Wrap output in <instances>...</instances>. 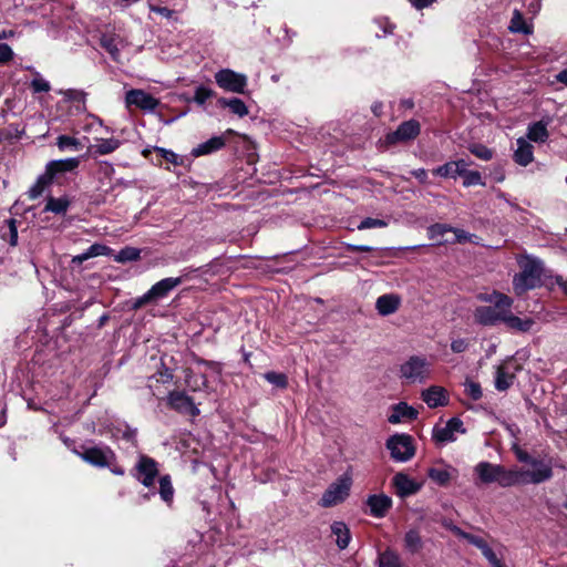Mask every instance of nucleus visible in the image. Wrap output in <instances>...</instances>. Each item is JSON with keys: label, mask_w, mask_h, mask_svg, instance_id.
<instances>
[{"label": "nucleus", "mask_w": 567, "mask_h": 567, "mask_svg": "<svg viewBox=\"0 0 567 567\" xmlns=\"http://www.w3.org/2000/svg\"><path fill=\"white\" fill-rule=\"evenodd\" d=\"M489 306H480L474 310V320L483 326H496L503 322L507 308H512L513 299L504 293L494 291L492 295L482 297Z\"/></svg>", "instance_id": "nucleus-1"}, {"label": "nucleus", "mask_w": 567, "mask_h": 567, "mask_svg": "<svg viewBox=\"0 0 567 567\" xmlns=\"http://www.w3.org/2000/svg\"><path fill=\"white\" fill-rule=\"evenodd\" d=\"M519 267L520 272L513 278V288L518 296L540 286L544 271L543 264L532 257L520 259Z\"/></svg>", "instance_id": "nucleus-2"}, {"label": "nucleus", "mask_w": 567, "mask_h": 567, "mask_svg": "<svg viewBox=\"0 0 567 567\" xmlns=\"http://www.w3.org/2000/svg\"><path fill=\"white\" fill-rule=\"evenodd\" d=\"M474 473L477 477L476 484H492L497 483L502 487H509L517 485L515 470H507L502 465L493 464L482 461L474 467Z\"/></svg>", "instance_id": "nucleus-3"}, {"label": "nucleus", "mask_w": 567, "mask_h": 567, "mask_svg": "<svg viewBox=\"0 0 567 567\" xmlns=\"http://www.w3.org/2000/svg\"><path fill=\"white\" fill-rule=\"evenodd\" d=\"M399 375L408 384H423L432 377V363L424 355H410L401 363Z\"/></svg>", "instance_id": "nucleus-4"}, {"label": "nucleus", "mask_w": 567, "mask_h": 567, "mask_svg": "<svg viewBox=\"0 0 567 567\" xmlns=\"http://www.w3.org/2000/svg\"><path fill=\"white\" fill-rule=\"evenodd\" d=\"M385 446L390 452L391 458L398 463L409 462L415 455V445L413 437L405 433L391 435Z\"/></svg>", "instance_id": "nucleus-5"}, {"label": "nucleus", "mask_w": 567, "mask_h": 567, "mask_svg": "<svg viewBox=\"0 0 567 567\" xmlns=\"http://www.w3.org/2000/svg\"><path fill=\"white\" fill-rule=\"evenodd\" d=\"M352 486V477L349 473L342 474L323 493L319 501L322 507H332L347 499Z\"/></svg>", "instance_id": "nucleus-6"}, {"label": "nucleus", "mask_w": 567, "mask_h": 567, "mask_svg": "<svg viewBox=\"0 0 567 567\" xmlns=\"http://www.w3.org/2000/svg\"><path fill=\"white\" fill-rule=\"evenodd\" d=\"M74 453L96 467H111L115 461V453L105 445L81 446V451L74 450Z\"/></svg>", "instance_id": "nucleus-7"}, {"label": "nucleus", "mask_w": 567, "mask_h": 567, "mask_svg": "<svg viewBox=\"0 0 567 567\" xmlns=\"http://www.w3.org/2000/svg\"><path fill=\"white\" fill-rule=\"evenodd\" d=\"M533 470H515L518 484H540L553 477V466L550 462L534 460L530 464Z\"/></svg>", "instance_id": "nucleus-8"}, {"label": "nucleus", "mask_w": 567, "mask_h": 567, "mask_svg": "<svg viewBox=\"0 0 567 567\" xmlns=\"http://www.w3.org/2000/svg\"><path fill=\"white\" fill-rule=\"evenodd\" d=\"M158 472V463L154 458L140 454L132 475L145 487H151L154 485Z\"/></svg>", "instance_id": "nucleus-9"}, {"label": "nucleus", "mask_w": 567, "mask_h": 567, "mask_svg": "<svg viewBox=\"0 0 567 567\" xmlns=\"http://www.w3.org/2000/svg\"><path fill=\"white\" fill-rule=\"evenodd\" d=\"M465 427L458 417L450 419L444 425H436L432 432L433 441L439 445L455 442L457 434H464Z\"/></svg>", "instance_id": "nucleus-10"}, {"label": "nucleus", "mask_w": 567, "mask_h": 567, "mask_svg": "<svg viewBox=\"0 0 567 567\" xmlns=\"http://www.w3.org/2000/svg\"><path fill=\"white\" fill-rule=\"evenodd\" d=\"M219 87L234 93H244L247 86V76L230 69H223L215 74Z\"/></svg>", "instance_id": "nucleus-11"}, {"label": "nucleus", "mask_w": 567, "mask_h": 567, "mask_svg": "<svg viewBox=\"0 0 567 567\" xmlns=\"http://www.w3.org/2000/svg\"><path fill=\"white\" fill-rule=\"evenodd\" d=\"M126 106H136L143 111L153 112L159 105V101L143 90L133 89L126 92Z\"/></svg>", "instance_id": "nucleus-12"}, {"label": "nucleus", "mask_w": 567, "mask_h": 567, "mask_svg": "<svg viewBox=\"0 0 567 567\" xmlns=\"http://www.w3.org/2000/svg\"><path fill=\"white\" fill-rule=\"evenodd\" d=\"M167 404L175 411L188 414L190 416H197L199 409L194 403L193 399L182 391H172L167 396Z\"/></svg>", "instance_id": "nucleus-13"}, {"label": "nucleus", "mask_w": 567, "mask_h": 567, "mask_svg": "<svg viewBox=\"0 0 567 567\" xmlns=\"http://www.w3.org/2000/svg\"><path fill=\"white\" fill-rule=\"evenodd\" d=\"M392 498L383 493L371 494L365 499L368 514L374 518H383L392 507Z\"/></svg>", "instance_id": "nucleus-14"}, {"label": "nucleus", "mask_w": 567, "mask_h": 567, "mask_svg": "<svg viewBox=\"0 0 567 567\" xmlns=\"http://www.w3.org/2000/svg\"><path fill=\"white\" fill-rule=\"evenodd\" d=\"M420 123L415 120H409L399 125V127L388 134L386 141L391 144L396 142H405L415 138L420 133Z\"/></svg>", "instance_id": "nucleus-15"}, {"label": "nucleus", "mask_w": 567, "mask_h": 567, "mask_svg": "<svg viewBox=\"0 0 567 567\" xmlns=\"http://www.w3.org/2000/svg\"><path fill=\"white\" fill-rule=\"evenodd\" d=\"M393 487L399 497L404 498L416 494L421 489V484L410 478L406 474L400 472L392 478Z\"/></svg>", "instance_id": "nucleus-16"}, {"label": "nucleus", "mask_w": 567, "mask_h": 567, "mask_svg": "<svg viewBox=\"0 0 567 567\" xmlns=\"http://www.w3.org/2000/svg\"><path fill=\"white\" fill-rule=\"evenodd\" d=\"M182 284L181 277H168L159 280L155 285L151 287V289L145 293V299H161L166 297L172 290L178 287Z\"/></svg>", "instance_id": "nucleus-17"}, {"label": "nucleus", "mask_w": 567, "mask_h": 567, "mask_svg": "<svg viewBox=\"0 0 567 567\" xmlns=\"http://www.w3.org/2000/svg\"><path fill=\"white\" fill-rule=\"evenodd\" d=\"M551 121L550 116H545L540 121L529 124L526 133L527 141L545 143L549 137L547 127Z\"/></svg>", "instance_id": "nucleus-18"}, {"label": "nucleus", "mask_w": 567, "mask_h": 567, "mask_svg": "<svg viewBox=\"0 0 567 567\" xmlns=\"http://www.w3.org/2000/svg\"><path fill=\"white\" fill-rule=\"evenodd\" d=\"M458 471L452 465L444 464L443 466L431 467L427 471V476L437 485L445 486L449 482L455 478Z\"/></svg>", "instance_id": "nucleus-19"}, {"label": "nucleus", "mask_w": 567, "mask_h": 567, "mask_svg": "<svg viewBox=\"0 0 567 567\" xmlns=\"http://www.w3.org/2000/svg\"><path fill=\"white\" fill-rule=\"evenodd\" d=\"M417 411L413 408L408 405L404 402H400L392 406L391 414L388 416V421L391 424H399L406 421H412L416 419Z\"/></svg>", "instance_id": "nucleus-20"}, {"label": "nucleus", "mask_w": 567, "mask_h": 567, "mask_svg": "<svg viewBox=\"0 0 567 567\" xmlns=\"http://www.w3.org/2000/svg\"><path fill=\"white\" fill-rule=\"evenodd\" d=\"M467 166L468 163L465 159L452 161L433 169V174L445 178H456L465 173Z\"/></svg>", "instance_id": "nucleus-21"}, {"label": "nucleus", "mask_w": 567, "mask_h": 567, "mask_svg": "<svg viewBox=\"0 0 567 567\" xmlns=\"http://www.w3.org/2000/svg\"><path fill=\"white\" fill-rule=\"evenodd\" d=\"M516 144L514 161L520 166H527L534 161V146L524 137L517 138Z\"/></svg>", "instance_id": "nucleus-22"}, {"label": "nucleus", "mask_w": 567, "mask_h": 567, "mask_svg": "<svg viewBox=\"0 0 567 567\" xmlns=\"http://www.w3.org/2000/svg\"><path fill=\"white\" fill-rule=\"evenodd\" d=\"M401 305V298L394 293L380 296L375 301V309L381 316H390L394 313Z\"/></svg>", "instance_id": "nucleus-23"}, {"label": "nucleus", "mask_w": 567, "mask_h": 567, "mask_svg": "<svg viewBox=\"0 0 567 567\" xmlns=\"http://www.w3.org/2000/svg\"><path fill=\"white\" fill-rule=\"evenodd\" d=\"M512 308H507L504 318L503 323L506 324V327L511 330L518 331V332H527L532 329L535 321L530 318H519L515 316L512 310Z\"/></svg>", "instance_id": "nucleus-24"}, {"label": "nucleus", "mask_w": 567, "mask_h": 567, "mask_svg": "<svg viewBox=\"0 0 567 567\" xmlns=\"http://www.w3.org/2000/svg\"><path fill=\"white\" fill-rule=\"evenodd\" d=\"M422 399L429 408H437L446 404V392L442 386L433 385L422 392Z\"/></svg>", "instance_id": "nucleus-25"}, {"label": "nucleus", "mask_w": 567, "mask_h": 567, "mask_svg": "<svg viewBox=\"0 0 567 567\" xmlns=\"http://www.w3.org/2000/svg\"><path fill=\"white\" fill-rule=\"evenodd\" d=\"M224 146H225L224 137L223 136H214V137L209 138L208 141L200 143L196 147H194L192 151V155L194 157L208 155V154L219 151Z\"/></svg>", "instance_id": "nucleus-26"}, {"label": "nucleus", "mask_w": 567, "mask_h": 567, "mask_svg": "<svg viewBox=\"0 0 567 567\" xmlns=\"http://www.w3.org/2000/svg\"><path fill=\"white\" fill-rule=\"evenodd\" d=\"M80 164L79 158L72 157L66 159L51 161L48 163L45 171L53 178L59 173L71 172Z\"/></svg>", "instance_id": "nucleus-27"}, {"label": "nucleus", "mask_w": 567, "mask_h": 567, "mask_svg": "<svg viewBox=\"0 0 567 567\" xmlns=\"http://www.w3.org/2000/svg\"><path fill=\"white\" fill-rule=\"evenodd\" d=\"M121 146V141L114 137L99 138L91 145L90 151L94 155H107L115 152Z\"/></svg>", "instance_id": "nucleus-28"}, {"label": "nucleus", "mask_w": 567, "mask_h": 567, "mask_svg": "<svg viewBox=\"0 0 567 567\" xmlns=\"http://www.w3.org/2000/svg\"><path fill=\"white\" fill-rule=\"evenodd\" d=\"M331 534L336 537V543L340 549L348 547L351 535L348 526L343 522H333L331 524Z\"/></svg>", "instance_id": "nucleus-29"}, {"label": "nucleus", "mask_w": 567, "mask_h": 567, "mask_svg": "<svg viewBox=\"0 0 567 567\" xmlns=\"http://www.w3.org/2000/svg\"><path fill=\"white\" fill-rule=\"evenodd\" d=\"M452 226L446 224H434L427 228L430 239L435 241V245H445L451 243L450 238H445V234L451 233Z\"/></svg>", "instance_id": "nucleus-30"}, {"label": "nucleus", "mask_w": 567, "mask_h": 567, "mask_svg": "<svg viewBox=\"0 0 567 567\" xmlns=\"http://www.w3.org/2000/svg\"><path fill=\"white\" fill-rule=\"evenodd\" d=\"M159 483V496L164 503H166L168 506L172 505L174 499L175 489L173 487L171 476L169 475H163L158 480Z\"/></svg>", "instance_id": "nucleus-31"}, {"label": "nucleus", "mask_w": 567, "mask_h": 567, "mask_svg": "<svg viewBox=\"0 0 567 567\" xmlns=\"http://www.w3.org/2000/svg\"><path fill=\"white\" fill-rule=\"evenodd\" d=\"M70 207V200L66 196L63 197H48L47 205L44 207V212H50L54 214H64Z\"/></svg>", "instance_id": "nucleus-32"}, {"label": "nucleus", "mask_w": 567, "mask_h": 567, "mask_svg": "<svg viewBox=\"0 0 567 567\" xmlns=\"http://www.w3.org/2000/svg\"><path fill=\"white\" fill-rule=\"evenodd\" d=\"M422 546H423V542H422L421 535L417 530L410 529L409 532H406V534L404 536V547L409 553H411V554L419 553L421 550Z\"/></svg>", "instance_id": "nucleus-33"}, {"label": "nucleus", "mask_w": 567, "mask_h": 567, "mask_svg": "<svg viewBox=\"0 0 567 567\" xmlns=\"http://www.w3.org/2000/svg\"><path fill=\"white\" fill-rule=\"evenodd\" d=\"M219 105L221 106H226V107H229V110L243 117V116H246L248 114V109L246 106V104L240 100V99H237V97H233V99H219L218 101Z\"/></svg>", "instance_id": "nucleus-34"}, {"label": "nucleus", "mask_w": 567, "mask_h": 567, "mask_svg": "<svg viewBox=\"0 0 567 567\" xmlns=\"http://www.w3.org/2000/svg\"><path fill=\"white\" fill-rule=\"evenodd\" d=\"M509 30L514 33H523L529 34L532 33V28L526 23L522 13L518 10H515L511 20Z\"/></svg>", "instance_id": "nucleus-35"}, {"label": "nucleus", "mask_w": 567, "mask_h": 567, "mask_svg": "<svg viewBox=\"0 0 567 567\" xmlns=\"http://www.w3.org/2000/svg\"><path fill=\"white\" fill-rule=\"evenodd\" d=\"M51 183H52V177L45 171V173L43 175L39 176V178L37 179L35 184L29 189L28 196L31 199L38 198L39 196L42 195V193L44 192L45 187L48 185H50Z\"/></svg>", "instance_id": "nucleus-36"}, {"label": "nucleus", "mask_w": 567, "mask_h": 567, "mask_svg": "<svg viewBox=\"0 0 567 567\" xmlns=\"http://www.w3.org/2000/svg\"><path fill=\"white\" fill-rule=\"evenodd\" d=\"M514 375L506 371L504 367H498L495 377V388L498 391H505L513 384Z\"/></svg>", "instance_id": "nucleus-37"}, {"label": "nucleus", "mask_w": 567, "mask_h": 567, "mask_svg": "<svg viewBox=\"0 0 567 567\" xmlns=\"http://www.w3.org/2000/svg\"><path fill=\"white\" fill-rule=\"evenodd\" d=\"M378 567H402L399 555L390 549L379 554Z\"/></svg>", "instance_id": "nucleus-38"}, {"label": "nucleus", "mask_w": 567, "mask_h": 567, "mask_svg": "<svg viewBox=\"0 0 567 567\" xmlns=\"http://www.w3.org/2000/svg\"><path fill=\"white\" fill-rule=\"evenodd\" d=\"M141 257V250L135 247H124L121 249L117 255L114 257V260L117 262H127L138 260Z\"/></svg>", "instance_id": "nucleus-39"}, {"label": "nucleus", "mask_w": 567, "mask_h": 567, "mask_svg": "<svg viewBox=\"0 0 567 567\" xmlns=\"http://www.w3.org/2000/svg\"><path fill=\"white\" fill-rule=\"evenodd\" d=\"M56 145L61 151H65V150L79 151L82 148V144L78 138L68 136V135H60L56 138Z\"/></svg>", "instance_id": "nucleus-40"}, {"label": "nucleus", "mask_w": 567, "mask_h": 567, "mask_svg": "<svg viewBox=\"0 0 567 567\" xmlns=\"http://www.w3.org/2000/svg\"><path fill=\"white\" fill-rule=\"evenodd\" d=\"M453 234V238L450 239V244H464L467 241L475 243V239H477V236L474 234H470L461 228H454L452 227V230H450Z\"/></svg>", "instance_id": "nucleus-41"}, {"label": "nucleus", "mask_w": 567, "mask_h": 567, "mask_svg": "<svg viewBox=\"0 0 567 567\" xmlns=\"http://www.w3.org/2000/svg\"><path fill=\"white\" fill-rule=\"evenodd\" d=\"M461 176H463V185L465 187L474 186V185H482L484 186L485 183L482 179V175L477 171H467L465 168V173H462Z\"/></svg>", "instance_id": "nucleus-42"}, {"label": "nucleus", "mask_w": 567, "mask_h": 567, "mask_svg": "<svg viewBox=\"0 0 567 567\" xmlns=\"http://www.w3.org/2000/svg\"><path fill=\"white\" fill-rule=\"evenodd\" d=\"M264 378L269 383H271L272 385L280 388V389H285L288 385V379H287L286 374H284V373L269 371L264 374Z\"/></svg>", "instance_id": "nucleus-43"}, {"label": "nucleus", "mask_w": 567, "mask_h": 567, "mask_svg": "<svg viewBox=\"0 0 567 567\" xmlns=\"http://www.w3.org/2000/svg\"><path fill=\"white\" fill-rule=\"evenodd\" d=\"M101 45L111 54L114 60H117L120 50L115 38L110 35H102Z\"/></svg>", "instance_id": "nucleus-44"}, {"label": "nucleus", "mask_w": 567, "mask_h": 567, "mask_svg": "<svg viewBox=\"0 0 567 567\" xmlns=\"http://www.w3.org/2000/svg\"><path fill=\"white\" fill-rule=\"evenodd\" d=\"M470 152L483 161H489L493 157V152L482 144L470 146Z\"/></svg>", "instance_id": "nucleus-45"}, {"label": "nucleus", "mask_w": 567, "mask_h": 567, "mask_svg": "<svg viewBox=\"0 0 567 567\" xmlns=\"http://www.w3.org/2000/svg\"><path fill=\"white\" fill-rule=\"evenodd\" d=\"M388 223L383 219L367 217L358 225L359 230L370 229V228H383L386 227Z\"/></svg>", "instance_id": "nucleus-46"}, {"label": "nucleus", "mask_w": 567, "mask_h": 567, "mask_svg": "<svg viewBox=\"0 0 567 567\" xmlns=\"http://www.w3.org/2000/svg\"><path fill=\"white\" fill-rule=\"evenodd\" d=\"M465 393L473 400L477 401L482 398V389L481 385L474 381L466 380L464 383Z\"/></svg>", "instance_id": "nucleus-47"}, {"label": "nucleus", "mask_w": 567, "mask_h": 567, "mask_svg": "<svg viewBox=\"0 0 567 567\" xmlns=\"http://www.w3.org/2000/svg\"><path fill=\"white\" fill-rule=\"evenodd\" d=\"M89 256H91V258L93 257H99V256H111L113 254V249L105 246V245H102V244H93L91 245L89 248Z\"/></svg>", "instance_id": "nucleus-48"}, {"label": "nucleus", "mask_w": 567, "mask_h": 567, "mask_svg": "<svg viewBox=\"0 0 567 567\" xmlns=\"http://www.w3.org/2000/svg\"><path fill=\"white\" fill-rule=\"evenodd\" d=\"M154 150L157 153H159V155L164 159H166L167 162H169L174 165H181L183 163V161L179 158V156L171 150H166V148L157 147V146H155Z\"/></svg>", "instance_id": "nucleus-49"}, {"label": "nucleus", "mask_w": 567, "mask_h": 567, "mask_svg": "<svg viewBox=\"0 0 567 567\" xmlns=\"http://www.w3.org/2000/svg\"><path fill=\"white\" fill-rule=\"evenodd\" d=\"M213 91L205 86H198L195 91L194 101L203 105L208 99L213 96Z\"/></svg>", "instance_id": "nucleus-50"}, {"label": "nucleus", "mask_w": 567, "mask_h": 567, "mask_svg": "<svg viewBox=\"0 0 567 567\" xmlns=\"http://www.w3.org/2000/svg\"><path fill=\"white\" fill-rule=\"evenodd\" d=\"M482 554L492 567H506L489 546L484 547Z\"/></svg>", "instance_id": "nucleus-51"}, {"label": "nucleus", "mask_w": 567, "mask_h": 567, "mask_svg": "<svg viewBox=\"0 0 567 567\" xmlns=\"http://www.w3.org/2000/svg\"><path fill=\"white\" fill-rule=\"evenodd\" d=\"M31 87L34 92H49L51 89L50 83L39 75L31 81Z\"/></svg>", "instance_id": "nucleus-52"}, {"label": "nucleus", "mask_w": 567, "mask_h": 567, "mask_svg": "<svg viewBox=\"0 0 567 567\" xmlns=\"http://www.w3.org/2000/svg\"><path fill=\"white\" fill-rule=\"evenodd\" d=\"M14 56L13 50L7 43H0V64L9 63Z\"/></svg>", "instance_id": "nucleus-53"}, {"label": "nucleus", "mask_w": 567, "mask_h": 567, "mask_svg": "<svg viewBox=\"0 0 567 567\" xmlns=\"http://www.w3.org/2000/svg\"><path fill=\"white\" fill-rule=\"evenodd\" d=\"M347 249L350 250V251H375L378 254V256H383V254L388 250L386 248L384 249H374L370 246H365V245H352V244H348L347 245Z\"/></svg>", "instance_id": "nucleus-54"}, {"label": "nucleus", "mask_w": 567, "mask_h": 567, "mask_svg": "<svg viewBox=\"0 0 567 567\" xmlns=\"http://www.w3.org/2000/svg\"><path fill=\"white\" fill-rule=\"evenodd\" d=\"M468 344H470L468 341L464 338L454 339L451 342V350L454 353H462L467 350Z\"/></svg>", "instance_id": "nucleus-55"}, {"label": "nucleus", "mask_w": 567, "mask_h": 567, "mask_svg": "<svg viewBox=\"0 0 567 567\" xmlns=\"http://www.w3.org/2000/svg\"><path fill=\"white\" fill-rule=\"evenodd\" d=\"M464 539H466L470 544H472L475 547H477L478 549H481V551L483 550L484 547L488 546L487 543L483 538L472 535V534H468V533Z\"/></svg>", "instance_id": "nucleus-56"}, {"label": "nucleus", "mask_w": 567, "mask_h": 567, "mask_svg": "<svg viewBox=\"0 0 567 567\" xmlns=\"http://www.w3.org/2000/svg\"><path fill=\"white\" fill-rule=\"evenodd\" d=\"M9 230H10V245L16 246L18 244V229L16 226V220H9Z\"/></svg>", "instance_id": "nucleus-57"}, {"label": "nucleus", "mask_w": 567, "mask_h": 567, "mask_svg": "<svg viewBox=\"0 0 567 567\" xmlns=\"http://www.w3.org/2000/svg\"><path fill=\"white\" fill-rule=\"evenodd\" d=\"M136 429H131L128 426L125 427V430L122 433V437L126 440L127 442H131L133 444L136 443Z\"/></svg>", "instance_id": "nucleus-58"}, {"label": "nucleus", "mask_w": 567, "mask_h": 567, "mask_svg": "<svg viewBox=\"0 0 567 567\" xmlns=\"http://www.w3.org/2000/svg\"><path fill=\"white\" fill-rule=\"evenodd\" d=\"M411 174L423 184L427 182V172L424 168L414 169Z\"/></svg>", "instance_id": "nucleus-59"}, {"label": "nucleus", "mask_w": 567, "mask_h": 567, "mask_svg": "<svg viewBox=\"0 0 567 567\" xmlns=\"http://www.w3.org/2000/svg\"><path fill=\"white\" fill-rule=\"evenodd\" d=\"M516 456H517V458H518V461H519V462L527 463V464H529V465H530V464H532V462L535 460V458L530 457V456L528 455V453H526V452H524V451H522V450H519V449H517V450H516Z\"/></svg>", "instance_id": "nucleus-60"}, {"label": "nucleus", "mask_w": 567, "mask_h": 567, "mask_svg": "<svg viewBox=\"0 0 567 567\" xmlns=\"http://www.w3.org/2000/svg\"><path fill=\"white\" fill-rule=\"evenodd\" d=\"M409 1L416 9L426 8V7H429L430 4H432L434 2V0H409Z\"/></svg>", "instance_id": "nucleus-61"}, {"label": "nucleus", "mask_w": 567, "mask_h": 567, "mask_svg": "<svg viewBox=\"0 0 567 567\" xmlns=\"http://www.w3.org/2000/svg\"><path fill=\"white\" fill-rule=\"evenodd\" d=\"M64 95L70 99V100H82L83 99V93L80 92V91H76V90H68L64 92Z\"/></svg>", "instance_id": "nucleus-62"}, {"label": "nucleus", "mask_w": 567, "mask_h": 567, "mask_svg": "<svg viewBox=\"0 0 567 567\" xmlns=\"http://www.w3.org/2000/svg\"><path fill=\"white\" fill-rule=\"evenodd\" d=\"M91 256H89V250L86 249L84 252L80 254V255H76L72 258V262L73 264H82L83 261L90 259Z\"/></svg>", "instance_id": "nucleus-63"}, {"label": "nucleus", "mask_w": 567, "mask_h": 567, "mask_svg": "<svg viewBox=\"0 0 567 567\" xmlns=\"http://www.w3.org/2000/svg\"><path fill=\"white\" fill-rule=\"evenodd\" d=\"M556 80L567 86V68L556 75Z\"/></svg>", "instance_id": "nucleus-64"}]
</instances>
